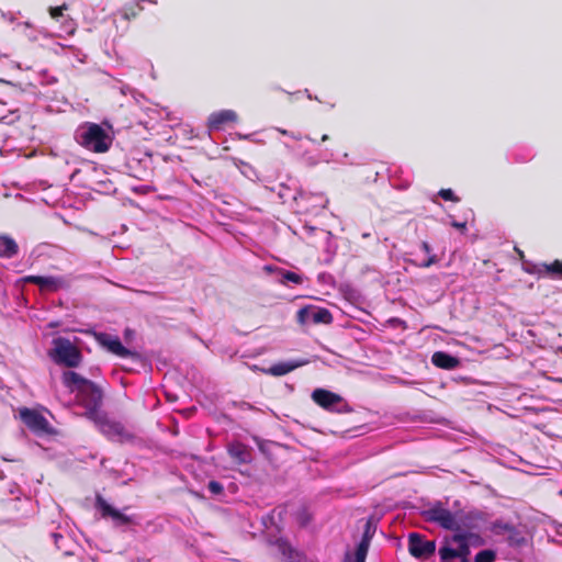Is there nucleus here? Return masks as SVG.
<instances>
[{
  "label": "nucleus",
  "instance_id": "nucleus-36",
  "mask_svg": "<svg viewBox=\"0 0 562 562\" xmlns=\"http://www.w3.org/2000/svg\"><path fill=\"white\" fill-rule=\"evenodd\" d=\"M315 198H316V200L318 201V204H319L322 207H325V204H326L327 200H325V199H324V196H323V195H321V194L315 195Z\"/></svg>",
  "mask_w": 562,
  "mask_h": 562
},
{
  "label": "nucleus",
  "instance_id": "nucleus-35",
  "mask_svg": "<svg viewBox=\"0 0 562 562\" xmlns=\"http://www.w3.org/2000/svg\"><path fill=\"white\" fill-rule=\"evenodd\" d=\"M63 8H54L50 10L52 16L57 18L61 15Z\"/></svg>",
  "mask_w": 562,
  "mask_h": 562
},
{
  "label": "nucleus",
  "instance_id": "nucleus-41",
  "mask_svg": "<svg viewBox=\"0 0 562 562\" xmlns=\"http://www.w3.org/2000/svg\"><path fill=\"white\" fill-rule=\"evenodd\" d=\"M25 35L29 36V38H35V36H32L31 34L25 33Z\"/></svg>",
  "mask_w": 562,
  "mask_h": 562
},
{
  "label": "nucleus",
  "instance_id": "nucleus-30",
  "mask_svg": "<svg viewBox=\"0 0 562 562\" xmlns=\"http://www.w3.org/2000/svg\"><path fill=\"white\" fill-rule=\"evenodd\" d=\"M207 487L212 494H220L223 492V486L217 481H210Z\"/></svg>",
  "mask_w": 562,
  "mask_h": 562
},
{
  "label": "nucleus",
  "instance_id": "nucleus-23",
  "mask_svg": "<svg viewBox=\"0 0 562 562\" xmlns=\"http://www.w3.org/2000/svg\"><path fill=\"white\" fill-rule=\"evenodd\" d=\"M282 510L281 509H273L269 515L262 518V522L266 526V528H269V526H276L277 529H279L277 519L281 520Z\"/></svg>",
  "mask_w": 562,
  "mask_h": 562
},
{
  "label": "nucleus",
  "instance_id": "nucleus-25",
  "mask_svg": "<svg viewBox=\"0 0 562 562\" xmlns=\"http://www.w3.org/2000/svg\"><path fill=\"white\" fill-rule=\"evenodd\" d=\"M543 269L546 272L562 277V262L555 260L551 265H544Z\"/></svg>",
  "mask_w": 562,
  "mask_h": 562
},
{
  "label": "nucleus",
  "instance_id": "nucleus-5",
  "mask_svg": "<svg viewBox=\"0 0 562 562\" xmlns=\"http://www.w3.org/2000/svg\"><path fill=\"white\" fill-rule=\"evenodd\" d=\"M78 401L81 403V405L86 408L85 415L89 419L98 418L101 414L100 406L102 402V392L101 390L94 384H86V387L77 393Z\"/></svg>",
  "mask_w": 562,
  "mask_h": 562
},
{
  "label": "nucleus",
  "instance_id": "nucleus-34",
  "mask_svg": "<svg viewBox=\"0 0 562 562\" xmlns=\"http://www.w3.org/2000/svg\"><path fill=\"white\" fill-rule=\"evenodd\" d=\"M451 225L454 227V228H458V229H461V231H464L467 228V223L465 222H457V221H452L451 222Z\"/></svg>",
  "mask_w": 562,
  "mask_h": 562
},
{
  "label": "nucleus",
  "instance_id": "nucleus-32",
  "mask_svg": "<svg viewBox=\"0 0 562 562\" xmlns=\"http://www.w3.org/2000/svg\"><path fill=\"white\" fill-rule=\"evenodd\" d=\"M277 131L283 135H289L291 136L292 138L294 139H301L302 138V135L300 133L295 134V133H292V132H289L286 130H283V128H277Z\"/></svg>",
  "mask_w": 562,
  "mask_h": 562
},
{
  "label": "nucleus",
  "instance_id": "nucleus-31",
  "mask_svg": "<svg viewBox=\"0 0 562 562\" xmlns=\"http://www.w3.org/2000/svg\"><path fill=\"white\" fill-rule=\"evenodd\" d=\"M68 49L71 52L74 57H76L80 63H85V55L81 53L80 49L69 46Z\"/></svg>",
  "mask_w": 562,
  "mask_h": 562
},
{
  "label": "nucleus",
  "instance_id": "nucleus-43",
  "mask_svg": "<svg viewBox=\"0 0 562 562\" xmlns=\"http://www.w3.org/2000/svg\"><path fill=\"white\" fill-rule=\"evenodd\" d=\"M75 32V29L72 27L70 31H69V34H74Z\"/></svg>",
  "mask_w": 562,
  "mask_h": 562
},
{
  "label": "nucleus",
  "instance_id": "nucleus-11",
  "mask_svg": "<svg viewBox=\"0 0 562 562\" xmlns=\"http://www.w3.org/2000/svg\"><path fill=\"white\" fill-rule=\"evenodd\" d=\"M408 549L412 555L419 559H427L436 551V542L427 540L424 536L412 532L408 536Z\"/></svg>",
  "mask_w": 562,
  "mask_h": 562
},
{
  "label": "nucleus",
  "instance_id": "nucleus-28",
  "mask_svg": "<svg viewBox=\"0 0 562 562\" xmlns=\"http://www.w3.org/2000/svg\"><path fill=\"white\" fill-rule=\"evenodd\" d=\"M438 194L446 201H459V199L456 196L454 192L451 189H441Z\"/></svg>",
  "mask_w": 562,
  "mask_h": 562
},
{
  "label": "nucleus",
  "instance_id": "nucleus-10",
  "mask_svg": "<svg viewBox=\"0 0 562 562\" xmlns=\"http://www.w3.org/2000/svg\"><path fill=\"white\" fill-rule=\"evenodd\" d=\"M333 316L327 308L318 306H305L297 312V322L302 325L307 324H329Z\"/></svg>",
  "mask_w": 562,
  "mask_h": 562
},
{
  "label": "nucleus",
  "instance_id": "nucleus-33",
  "mask_svg": "<svg viewBox=\"0 0 562 562\" xmlns=\"http://www.w3.org/2000/svg\"><path fill=\"white\" fill-rule=\"evenodd\" d=\"M53 539H54V542L56 544V547L58 549H63V544H61V541L65 539L63 535H59V533H53L52 535Z\"/></svg>",
  "mask_w": 562,
  "mask_h": 562
},
{
  "label": "nucleus",
  "instance_id": "nucleus-19",
  "mask_svg": "<svg viewBox=\"0 0 562 562\" xmlns=\"http://www.w3.org/2000/svg\"><path fill=\"white\" fill-rule=\"evenodd\" d=\"M63 382L64 384L70 389L71 392H81L86 384H90L91 381L82 378L80 374L74 372V371H66L63 374Z\"/></svg>",
  "mask_w": 562,
  "mask_h": 562
},
{
  "label": "nucleus",
  "instance_id": "nucleus-17",
  "mask_svg": "<svg viewBox=\"0 0 562 562\" xmlns=\"http://www.w3.org/2000/svg\"><path fill=\"white\" fill-rule=\"evenodd\" d=\"M265 270L268 272H276L278 274L279 283L285 285L289 282L294 284H302L304 281V277L293 271L285 270L283 268H278L273 266H265Z\"/></svg>",
  "mask_w": 562,
  "mask_h": 562
},
{
  "label": "nucleus",
  "instance_id": "nucleus-6",
  "mask_svg": "<svg viewBox=\"0 0 562 562\" xmlns=\"http://www.w3.org/2000/svg\"><path fill=\"white\" fill-rule=\"evenodd\" d=\"M92 420L97 424L99 430L110 440L125 442L133 438L132 434L127 431L120 422L109 419L102 413L98 418H93Z\"/></svg>",
  "mask_w": 562,
  "mask_h": 562
},
{
  "label": "nucleus",
  "instance_id": "nucleus-9",
  "mask_svg": "<svg viewBox=\"0 0 562 562\" xmlns=\"http://www.w3.org/2000/svg\"><path fill=\"white\" fill-rule=\"evenodd\" d=\"M20 419L23 424L35 434H47L49 432L48 420L37 411L22 407L19 409Z\"/></svg>",
  "mask_w": 562,
  "mask_h": 562
},
{
  "label": "nucleus",
  "instance_id": "nucleus-27",
  "mask_svg": "<svg viewBox=\"0 0 562 562\" xmlns=\"http://www.w3.org/2000/svg\"><path fill=\"white\" fill-rule=\"evenodd\" d=\"M138 9L136 10L134 5L132 4H126L123 9H122V15L124 19L126 20H130L132 18H135L138 13Z\"/></svg>",
  "mask_w": 562,
  "mask_h": 562
},
{
  "label": "nucleus",
  "instance_id": "nucleus-22",
  "mask_svg": "<svg viewBox=\"0 0 562 562\" xmlns=\"http://www.w3.org/2000/svg\"><path fill=\"white\" fill-rule=\"evenodd\" d=\"M229 456L239 463H247L250 460L248 448L240 442H233L228 446Z\"/></svg>",
  "mask_w": 562,
  "mask_h": 562
},
{
  "label": "nucleus",
  "instance_id": "nucleus-42",
  "mask_svg": "<svg viewBox=\"0 0 562 562\" xmlns=\"http://www.w3.org/2000/svg\"><path fill=\"white\" fill-rule=\"evenodd\" d=\"M306 138H307L310 142H312V143H314V142H315L313 138H311V137H308V136H307Z\"/></svg>",
  "mask_w": 562,
  "mask_h": 562
},
{
  "label": "nucleus",
  "instance_id": "nucleus-37",
  "mask_svg": "<svg viewBox=\"0 0 562 562\" xmlns=\"http://www.w3.org/2000/svg\"><path fill=\"white\" fill-rule=\"evenodd\" d=\"M2 16L11 23L14 22V16L12 13H4Z\"/></svg>",
  "mask_w": 562,
  "mask_h": 562
},
{
  "label": "nucleus",
  "instance_id": "nucleus-7",
  "mask_svg": "<svg viewBox=\"0 0 562 562\" xmlns=\"http://www.w3.org/2000/svg\"><path fill=\"white\" fill-rule=\"evenodd\" d=\"M25 281L36 284L44 292H57L70 286L69 278L64 276H27Z\"/></svg>",
  "mask_w": 562,
  "mask_h": 562
},
{
  "label": "nucleus",
  "instance_id": "nucleus-16",
  "mask_svg": "<svg viewBox=\"0 0 562 562\" xmlns=\"http://www.w3.org/2000/svg\"><path fill=\"white\" fill-rule=\"evenodd\" d=\"M307 360H288L276 363L267 369L265 372L274 376H282L296 368L307 364Z\"/></svg>",
  "mask_w": 562,
  "mask_h": 562
},
{
  "label": "nucleus",
  "instance_id": "nucleus-21",
  "mask_svg": "<svg viewBox=\"0 0 562 562\" xmlns=\"http://www.w3.org/2000/svg\"><path fill=\"white\" fill-rule=\"evenodd\" d=\"M18 252L19 246L16 241L8 235H0V257L12 258Z\"/></svg>",
  "mask_w": 562,
  "mask_h": 562
},
{
  "label": "nucleus",
  "instance_id": "nucleus-12",
  "mask_svg": "<svg viewBox=\"0 0 562 562\" xmlns=\"http://www.w3.org/2000/svg\"><path fill=\"white\" fill-rule=\"evenodd\" d=\"M374 535V529H372L371 524L368 521L364 526V530L361 537L360 542L357 544V548L353 553L347 552L345 555L346 562H366V558L369 551L370 542Z\"/></svg>",
  "mask_w": 562,
  "mask_h": 562
},
{
  "label": "nucleus",
  "instance_id": "nucleus-29",
  "mask_svg": "<svg viewBox=\"0 0 562 562\" xmlns=\"http://www.w3.org/2000/svg\"><path fill=\"white\" fill-rule=\"evenodd\" d=\"M321 159L325 162L336 161L339 164H344L342 159L335 157V154L333 151H328V150H325L321 154Z\"/></svg>",
  "mask_w": 562,
  "mask_h": 562
},
{
  "label": "nucleus",
  "instance_id": "nucleus-14",
  "mask_svg": "<svg viewBox=\"0 0 562 562\" xmlns=\"http://www.w3.org/2000/svg\"><path fill=\"white\" fill-rule=\"evenodd\" d=\"M439 261L437 255L432 252L431 246L427 241L420 244L419 250L415 254L414 263L420 268H428Z\"/></svg>",
  "mask_w": 562,
  "mask_h": 562
},
{
  "label": "nucleus",
  "instance_id": "nucleus-24",
  "mask_svg": "<svg viewBox=\"0 0 562 562\" xmlns=\"http://www.w3.org/2000/svg\"><path fill=\"white\" fill-rule=\"evenodd\" d=\"M496 559V552L491 549L480 551L475 558V562H493Z\"/></svg>",
  "mask_w": 562,
  "mask_h": 562
},
{
  "label": "nucleus",
  "instance_id": "nucleus-13",
  "mask_svg": "<svg viewBox=\"0 0 562 562\" xmlns=\"http://www.w3.org/2000/svg\"><path fill=\"white\" fill-rule=\"evenodd\" d=\"M97 507L103 517H110L112 519L115 527H124L131 524V518L128 516L112 507L102 497L97 498Z\"/></svg>",
  "mask_w": 562,
  "mask_h": 562
},
{
  "label": "nucleus",
  "instance_id": "nucleus-3",
  "mask_svg": "<svg viewBox=\"0 0 562 562\" xmlns=\"http://www.w3.org/2000/svg\"><path fill=\"white\" fill-rule=\"evenodd\" d=\"M53 348L49 351V357L57 364H64L69 368H76L81 362V353L78 348L65 337L54 338Z\"/></svg>",
  "mask_w": 562,
  "mask_h": 562
},
{
  "label": "nucleus",
  "instance_id": "nucleus-39",
  "mask_svg": "<svg viewBox=\"0 0 562 562\" xmlns=\"http://www.w3.org/2000/svg\"><path fill=\"white\" fill-rule=\"evenodd\" d=\"M249 136L248 135H241V134H238V138L243 139V138H248Z\"/></svg>",
  "mask_w": 562,
  "mask_h": 562
},
{
  "label": "nucleus",
  "instance_id": "nucleus-40",
  "mask_svg": "<svg viewBox=\"0 0 562 562\" xmlns=\"http://www.w3.org/2000/svg\"><path fill=\"white\" fill-rule=\"evenodd\" d=\"M327 139H328V135H326V134H325V135H323L322 140H323V142H325V140H327Z\"/></svg>",
  "mask_w": 562,
  "mask_h": 562
},
{
  "label": "nucleus",
  "instance_id": "nucleus-18",
  "mask_svg": "<svg viewBox=\"0 0 562 562\" xmlns=\"http://www.w3.org/2000/svg\"><path fill=\"white\" fill-rule=\"evenodd\" d=\"M278 552L284 557L289 562H303V555L295 550L288 540L279 538L274 542Z\"/></svg>",
  "mask_w": 562,
  "mask_h": 562
},
{
  "label": "nucleus",
  "instance_id": "nucleus-1",
  "mask_svg": "<svg viewBox=\"0 0 562 562\" xmlns=\"http://www.w3.org/2000/svg\"><path fill=\"white\" fill-rule=\"evenodd\" d=\"M427 521L436 522L446 530H451V536H446L439 548L441 562H470L471 548H480L485 544V539L480 533L477 524L479 514L452 513L436 503L423 513Z\"/></svg>",
  "mask_w": 562,
  "mask_h": 562
},
{
  "label": "nucleus",
  "instance_id": "nucleus-8",
  "mask_svg": "<svg viewBox=\"0 0 562 562\" xmlns=\"http://www.w3.org/2000/svg\"><path fill=\"white\" fill-rule=\"evenodd\" d=\"M93 336L102 348L120 358H130L136 356V352L123 346L120 338L115 335L108 333H93Z\"/></svg>",
  "mask_w": 562,
  "mask_h": 562
},
{
  "label": "nucleus",
  "instance_id": "nucleus-15",
  "mask_svg": "<svg viewBox=\"0 0 562 562\" xmlns=\"http://www.w3.org/2000/svg\"><path fill=\"white\" fill-rule=\"evenodd\" d=\"M238 120V115L233 110H221L217 112H213L207 120V126L210 130L218 131L225 123L236 122Z\"/></svg>",
  "mask_w": 562,
  "mask_h": 562
},
{
  "label": "nucleus",
  "instance_id": "nucleus-2",
  "mask_svg": "<svg viewBox=\"0 0 562 562\" xmlns=\"http://www.w3.org/2000/svg\"><path fill=\"white\" fill-rule=\"evenodd\" d=\"M75 139L85 149L101 154L111 148L114 134L110 125L85 122L76 128Z\"/></svg>",
  "mask_w": 562,
  "mask_h": 562
},
{
  "label": "nucleus",
  "instance_id": "nucleus-26",
  "mask_svg": "<svg viewBox=\"0 0 562 562\" xmlns=\"http://www.w3.org/2000/svg\"><path fill=\"white\" fill-rule=\"evenodd\" d=\"M512 529L513 527L509 524L503 521H495L493 522L492 527V530L496 533H504L510 531Z\"/></svg>",
  "mask_w": 562,
  "mask_h": 562
},
{
  "label": "nucleus",
  "instance_id": "nucleus-20",
  "mask_svg": "<svg viewBox=\"0 0 562 562\" xmlns=\"http://www.w3.org/2000/svg\"><path fill=\"white\" fill-rule=\"evenodd\" d=\"M431 362L434 366L447 370L456 369L459 366L458 358L443 351H436L431 357Z\"/></svg>",
  "mask_w": 562,
  "mask_h": 562
},
{
  "label": "nucleus",
  "instance_id": "nucleus-4",
  "mask_svg": "<svg viewBox=\"0 0 562 562\" xmlns=\"http://www.w3.org/2000/svg\"><path fill=\"white\" fill-rule=\"evenodd\" d=\"M312 400L322 408L331 413L352 412V407L342 396L325 389H315L312 392Z\"/></svg>",
  "mask_w": 562,
  "mask_h": 562
},
{
  "label": "nucleus",
  "instance_id": "nucleus-38",
  "mask_svg": "<svg viewBox=\"0 0 562 562\" xmlns=\"http://www.w3.org/2000/svg\"><path fill=\"white\" fill-rule=\"evenodd\" d=\"M18 26H22L24 29V31L31 29V24L29 22H24L22 24H19Z\"/></svg>",
  "mask_w": 562,
  "mask_h": 562
}]
</instances>
